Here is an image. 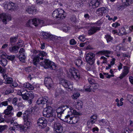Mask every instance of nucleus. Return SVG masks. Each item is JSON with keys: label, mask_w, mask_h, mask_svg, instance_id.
<instances>
[{"label": "nucleus", "mask_w": 133, "mask_h": 133, "mask_svg": "<svg viewBox=\"0 0 133 133\" xmlns=\"http://www.w3.org/2000/svg\"><path fill=\"white\" fill-rule=\"evenodd\" d=\"M48 121L52 122L53 121H56L54 123V127L55 133H61L63 130L62 126L59 121L57 120L54 115L52 114L48 117Z\"/></svg>", "instance_id": "1"}, {"label": "nucleus", "mask_w": 133, "mask_h": 133, "mask_svg": "<svg viewBox=\"0 0 133 133\" xmlns=\"http://www.w3.org/2000/svg\"><path fill=\"white\" fill-rule=\"evenodd\" d=\"M32 52L34 54H38L37 56H35L33 59V62L34 65L37 66L39 62V59L42 60L43 57L47 55L45 52L41 51H37L35 50H32Z\"/></svg>", "instance_id": "2"}, {"label": "nucleus", "mask_w": 133, "mask_h": 133, "mask_svg": "<svg viewBox=\"0 0 133 133\" xmlns=\"http://www.w3.org/2000/svg\"><path fill=\"white\" fill-rule=\"evenodd\" d=\"M52 15L54 18H59L61 19H63L66 17V13L62 9L58 8L53 11Z\"/></svg>", "instance_id": "3"}, {"label": "nucleus", "mask_w": 133, "mask_h": 133, "mask_svg": "<svg viewBox=\"0 0 133 133\" xmlns=\"http://www.w3.org/2000/svg\"><path fill=\"white\" fill-rule=\"evenodd\" d=\"M18 94L22 95V98L24 100H27L30 98H34V94L32 91H28L26 90H21L18 91Z\"/></svg>", "instance_id": "4"}, {"label": "nucleus", "mask_w": 133, "mask_h": 133, "mask_svg": "<svg viewBox=\"0 0 133 133\" xmlns=\"http://www.w3.org/2000/svg\"><path fill=\"white\" fill-rule=\"evenodd\" d=\"M40 64L45 68H49L51 70H55L56 67L54 63L48 59H45L44 61L41 62Z\"/></svg>", "instance_id": "5"}, {"label": "nucleus", "mask_w": 133, "mask_h": 133, "mask_svg": "<svg viewBox=\"0 0 133 133\" xmlns=\"http://www.w3.org/2000/svg\"><path fill=\"white\" fill-rule=\"evenodd\" d=\"M68 74L69 77H73L76 81H78L80 78L78 70L74 68H72L70 69Z\"/></svg>", "instance_id": "6"}, {"label": "nucleus", "mask_w": 133, "mask_h": 133, "mask_svg": "<svg viewBox=\"0 0 133 133\" xmlns=\"http://www.w3.org/2000/svg\"><path fill=\"white\" fill-rule=\"evenodd\" d=\"M30 22L32 23V24L36 26L38 25L41 26L43 25L44 22L43 20L34 18L29 20L26 24V26L27 27H31V24H30Z\"/></svg>", "instance_id": "7"}, {"label": "nucleus", "mask_w": 133, "mask_h": 133, "mask_svg": "<svg viewBox=\"0 0 133 133\" xmlns=\"http://www.w3.org/2000/svg\"><path fill=\"white\" fill-rule=\"evenodd\" d=\"M95 54L91 52L87 53L85 56L86 62L90 65H92L95 63Z\"/></svg>", "instance_id": "8"}, {"label": "nucleus", "mask_w": 133, "mask_h": 133, "mask_svg": "<svg viewBox=\"0 0 133 133\" xmlns=\"http://www.w3.org/2000/svg\"><path fill=\"white\" fill-rule=\"evenodd\" d=\"M2 20L4 24H6L7 22L11 20V16L6 13H3L0 14V19Z\"/></svg>", "instance_id": "9"}, {"label": "nucleus", "mask_w": 133, "mask_h": 133, "mask_svg": "<svg viewBox=\"0 0 133 133\" xmlns=\"http://www.w3.org/2000/svg\"><path fill=\"white\" fill-rule=\"evenodd\" d=\"M12 109L13 108L11 106L8 105L7 109L4 110V112L2 114H5L4 116L5 118L8 119V117H11L12 115H13L12 113L11 112Z\"/></svg>", "instance_id": "10"}, {"label": "nucleus", "mask_w": 133, "mask_h": 133, "mask_svg": "<svg viewBox=\"0 0 133 133\" xmlns=\"http://www.w3.org/2000/svg\"><path fill=\"white\" fill-rule=\"evenodd\" d=\"M60 84H61L62 86L64 88H68V90L70 91L72 89V85L71 84L69 81L65 79H63L61 80Z\"/></svg>", "instance_id": "11"}, {"label": "nucleus", "mask_w": 133, "mask_h": 133, "mask_svg": "<svg viewBox=\"0 0 133 133\" xmlns=\"http://www.w3.org/2000/svg\"><path fill=\"white\" fill-rule=\"evenodd\" d=\"M47 121L45 118L41 117L39 118L37 121L38 125L41 127V128H45L47 126Z\"/></svg>", "instance_id": "12"}, {"label": "nucleus", "mask_w": 133, "mask_h": 133, "mask_svg": "<svg viewBox=\"0 0 133 133\" xmlns=\"http://www.w3.org/2000/svg\"><path fill=\"white\" fill-rule=\"evenodd\" d=\"M44 84L49 89L53 86V82L52 79L49 77H46L45 78Z\"/></svg>", "instance_id": "13"}, {"label": "nucleus", "mask_w": 133, "mask_h": 133, "mask_svg": "<svg viewBox=\"0 0 133 133\" xmlns=\"http://www.w3.org/2000/svg\"><path fill=\"white\" fill-rule=\"evenodd\" d=\"M42 35L45 39H50L53 41L57 40L58 37L57 36L51 35L45 32H43Z\"/></svg>", "instance_id": "14"}, {"label": "nucleus", "mask_w": 133, "mask_h": 133, "mask_svg": "<svg viewBox=\"0 0 133 133\" xmlns=\"http://www.w3.org/2000/svg\"><path fill=\"white\" fill-rule=\"evenodd\" d=\"M52 109L50 106H48L44 109L43 111V115L46 117H48L50 115L53 114L52 113Z\"/></svg>", "instance_id": "15"}, {"label": "nucleus", "mask_w": 133, "mask_h": 133, "mask_svg": "<svg viewBox=\"0 0 133 133\" xmlns=\"http://www.w3.org/2000/svg\"><path fill=\"white\" fill-rule=\"evenodd\" d=\"M100 29L101 27H91L88 31V34L90 35H92L96 32L97 31L100 30Z\"/></svg>", "instance_id": "16"}, {"label": "nucleus", "mask_w": 133, "mask_h": 133, "mask_svg": "<svg viewBox=\"0 0 133 133\" xmlns=\"http://www.w3.org/2000/svg\"><path fill=\"white\" fill-rule=\"evenodd\" d=\"M48 99V98L47 96H44L39 98L37 101L36 103L38 104H46Z\"/></svg>", "instance_id": "17"}, {"label": "nucleus", "mask_w": 133, "mask_h": 133, "mask_svg": "<svg viewBox=\"0 0 133 133\" xmlns=\"http://www.w3.org/2000/svg\"><path fill=\"white\" fill-rule=\"evenodd\" d=\"M108 9L107 8H101L97 10L96 12L97 14L102 16L103 15V13H107L108 12Z\"/></svg>", "instance_id": "18"}, {"label": "nucleus", "mask_w": 133, "mask_h": 133, "mask_svg": "<svg viewBox=\"0 0 133 133\" xmlns=\"http://www.w3.org/2000/svg\"><path fill=\"white\" fill-rule=\"evenodd\" d=\"M7 73H4L2 74V76L4 79H5V83L6 84H11L13 82L12 78L9 77L7 75Z\"/></svg>", "instance_id": "19"}, {"label": "nucleus", "mask_w": 133, "mask_h": 133, "mask_svg": "<svg viewBox=\"0 0 133 133\" xmlns=\"http://www.w3.org/2000/svg\"><path fill=\"white\" fill-rule=\"evenodd\" d=\"M66 108L67 110H68L69 106L67 105H63L62 107H59L56 110V112L57 114L61 115L63 113V111L66 109Z\"/></svg>", "instance_id": "20"}, {"label": "nucleus", "mask_w": 133, "mask_h": 133, "mask_svg": "<svg viewBox=\"0 0 133 133\" xmlns=\"http://www.w3.org/2000/svg\"><path fill=\"white\" fill-rule=\"evenodd\" d=\"M124 69L122 73L120 75L119 78L122 79L123 77L126 76L129 73V71L128 67L126 66H124Z\"/></svg>", "instance_id": "21"}, {"label": "nucleus", "mask_w": 133, "mask_h": 133, "mask_svg": "<svg viewBox=\"0 0 133 133\" xmlns=\"http://www.w3.org/2000/svg\"><path fill=\"white\" fill-rule=\"evenodd\" d=\"M101 3L98 0H92L90 4V6H92L93 8L98 6Z\"/></svg>", "instance_id": "22"}, {"label": "nucleus", "mask_w": 133, "mask_h": 133, "mask_svg": "<svg viewBox=\"0 0 133 133\" xmlns=\"http://www.w3.org/2000/svg\"><path fill=\"white\" fill-rule=\"evenodd\" d=\"M35 8L31 7H29L26 10V12L29 14H35L36 12Z\"/></svg>", "instance_id": "23"}, {"label": "nucleus", "mask_w": 133, "mask_h": 133, "mask_svg": "<svg viewBox=\"0 0 133 133\" xmlns=\"http://www.w3.org/2000/svg\"><path fill=\"white\" fill-rule=\"evenodd\" d=\"M24 125H21L20 128L24 130H26L27 129L29 128L30 125V123L29 121H27L24 122Z\"/></svg>", "instance_id": "24"}, {"label": "nucleus", "mask_w": 133, "mask_h": 133, "mask_svg": "<svg viewBox=\"0 0 133 133\" xmlns=\"http://www.w3.org/2000/svg\"><path fill=\"white\" fill-rule=\"evenodd\" d=\"M19 48L18 46H14L12 47H10L9 50L10 52L16 53L18 52Z\"/></svg>", "instance_id": "25"}, {"label": "nucleus", "mask_w": 133, "mask_h": 133, "mask_svg": "<svg viewBox=\"0 0 133 133\" xmlns=\"http://www.w3.org/2000/svg\"><path fill=\"white\" fill-rule=\"evenodd\" d=\"M68 110H70V111H69V113H70L71 115L74 114V115H80V113L77 111L75 110H74L72 108L70 107H69Z\"/></svg>", "instance_id": "26"}, {"label": "nucleus", "mask_w": 133, "mask_h": 133, "mask_svg": "<svg viewBox=\"0 0 133 133\" xmlns=\"http://www.w3.org/2000/svg\"><path fill=\"white\" fill-rule=\"evenodd\" d=\"M24 87L28 88L29 90H33L34 89V87L28 82L25 83L23 84Z\"/></svg>", "instance_id": "27"}, {"label": "nucleus", "mask_w": 133, "mask_h": 133, "mask_svg": "<svg viewBox=\"0 0 133 133\" xmlns=\"http://www.w3.org/2000/svg\"><path fill=\"white\" fill-rule=\"evenodd\" d=\"M69 114H68L66 116H65V118L63 119L64 121L65 122H67L68 123H70V122H69V121L71 122V121L72 117L71 116L72 115L70 113H69Z\"/></svg>", "instance_id": "28"}, {"label": "nucleus", "mask_w": 133, "mask_h": 133, "mask_svg": "<svg viewBox=\"0 0 133 133\" xmlns=\"http://www.w3.org/2000/svg\"><path fill=\"white\" fill-rule=\"evenodd\" d=\"M84 89L87 92H90L92 91L94 92V90H92L91 85L89 84H87L85 85L84 87Z\"/></svg>", "instance_id": "29"}, {"label": "nucleus", "mask_w": 133, "mask_h": 133, "mask_svg": "<svg viewBox=\"0 0 133 133\" xmlns=\"http://www.w3.org/2000/svg\"><path fill=\"white\" fill-rule=\"evenodd\" d=\"M99 53L101 54L104 55L106 57H109L108 55L111 54L112 52V51L109 50H104L100 51L99 52Z\"/></svg>", "instance_id": "30"}, {"label": "nucleus", "mask_w": 133, "mask_h": 133, "mask_svg": "<svg viewBox=\"0 0 133 133\" xmlns=\"http://www.w3.org/2000/svg\"><path fill=\"white\" fill-rule=\"evenodd\" d=\"M74 62L77 66L79 67L82 65L83 62L81 59H79L75 60L74 61Z\"/></svg>", "instance_id": "31"}, {"label": "nucleus", "mask_w": 133, "mask_h": 133, "mask_svg": "<svg viewBox=\"0 0 133 133\" xmlns=\"http://www.w3.org/2000/svg\"><path fill=\"white\" fill-rule=\"evenodd\" d=\"M27 111H25V112L23 114V118L24 121V122H26L28 121V113Z\"/></svg>", "instance_id": "32"}, {"label": "nucleus", "mask_w": 133, "mask_h": 133, "mask_svg": "<svg viewBox=\"0 0 133 133\" xmlns=\"http://www.w3.org/2000/svg\"><path fill=\"white\" fill-rule=\"evenodd\" d=\"M83 102L82 101H79L77 102L76 104V107L78 110L81 109L83 106Z\"/></svg>", "instance_id": "33"}, {"label": "nucleus", "mask_w": 133, "mask_h": 133, "mask_svg": "<svg viewBox=\"0 0 133 133\" xmlns=\"http://www.w3.org/2000/svg\"><path fill=\"white\" fill-rule=\"evenodd\" d=\"M78 121V119L77 118L75 117H72L71 122L69 121L68 122H70V124H75L77 123V122Z\"/></svg>", "instance_id": "34"}, {"label": "nucleus", "mask_w": 133, "mask_h": 133, "mask_svg": "<svg viewBox=\"0 0 133 133\" xmlns=\"http://www.w3.org/2000/svg\"><path fill=\"white\" fill-rule=\"evenodd\" d=\"M19 60L21 62H24L25 61V59L26 58V56L25 55H19Z\"/></svg>", "instance_id": "35"}, {"label": "nucleus", "mask_w": 133, "mask_h": 133, "mask_svg": "<svg viewBox=\"0 0 133 133\" xmlns=\"http://www.w3.org/2000/svg\"><path fill=\"white\" fill-rule=\"evenodd\" d=\"M132 0H122V3L126 6L129 5V3L131 2Z\"/></svg>", "instance_id": "36"}, {"label": "nucleus", "mask_w": 133, "mask_h": 133, "mask_svg": "<svg viewBox=\"0 0 133 133\" xmlns=\"http://www.w3.org/2000/svg\"><path fill=\"white\" fill-rule=\"evenodd\" d=\"M98 121L100 125L101 126L105 125L107 123V121L103 119L99 120Z\"/></svg>", "instance_id": "37"}, {"label": "nucleus", "mask_w": 133, "mask_h": 133, "mask_svg": "<svg viewBox=\"0 0 133 133\" xmlns=\"http://www.w3.org/2000/svg\"><path fill=\"white\" fill-rule=\"evenodd\" d=\"M91 88H92V90H95L97 89L99 87L98 84L96 82L91 85Z\"/></svg>", "instance_id": "38"}, {"label": "nucleus", "mask_w": 133, "mask_h": 133, "mask_svg": "<svg viewBox=\"0 0 133 133\" xmlns=\"http://www.w3.org/2000/svg\"><path fill=\"white\" fill-rule=\"evenodd\" d=\"M11 11L17 9L18 7L16 4L11 2Z\"/></svg>", "instance_id": "39"}, {"label": "nucleus", "mask_w": 133, "mask_h": 133, "mask_svg": "<svg viewBox=\"0 0 133 133\" xmlns=\"http://www.w3.org/2000/svg\"><path fill=\"white\" fill-rule=\"evenodd\" d=\"M127 98L128 100L133 104V96L131 95H128L127 96Z\"/></svg>", "instance_id": "40"}, {"label": "nucleus", "mask_w": 133, "mask_h": 133, "mask_svg": "<svg viewBox=\"0 0 133 133\" xmlns=\"http://www.w3.org/2000/svg\"><path fill=\"white\" fill-rule=\"evenodd\" d=\"M127 98L128 100L133 104V96L131 95H128L127 96Z\"/></svg>", "instance_id": "41"}, {"label": "nucleus", "mask_w": 133, "mask_h": 133, "mask_svg": "<svg viewBox=\"0 0 133 133\" xmlns=\"http://www.w3.org/2000/svg\"><path fill=\"white\" fill-rule=\"evenodd\" d=\"M108 43L111 41L112 40V37L110 35H107L105 36Z\"/></svg>", "instance_id": "42"}, {"label": "nucleus", "mask_w": 133, "mask_h": 133, "mask_svg": "<svg viewBox=\"0 0 133 133\" xmlns=\"http://www.w3.org/2000/svg\"><path fill=\"white\" fill-rule=\"evenodd\" d=\"M17 39V37H11L10 38V42L11 44L16 42V39Z\"/></svg>", "instance_id": "43"}, {"label": "nucleus", "mask_w": 133, "mask_h": 133, "mask_svg": "<svg viewBox=\"0 0 133 133\" xmlns=\"http://www.w3.org/2000/svg\"><path fill=\"white\" fill-rule=\"evenodd\" d=\"M88 81L91 85L96 82L94 79L91 78H88Z\"/></svg>", "instance_id": "44"}, {"label": "nucleus", "mask_w": 133, "mask_h": 133, "mask_svg": "<svg viewBox=\"0 0 133 133\" xmlns=\"http://www.w3.org/2000/svg\"><path fill=\"white\" fill-rule=\"evenodd\" d=\"M6 56V55L4 52L2 51H0V57L2 58L5 57Z\"/></svg>", "instance_id": "45"}, {"label": "nucleus", "mask_w": 133, "mask_h": 133, "mask_svg": "<svg viewBox=\"0 0 133 133\" xmlns=\"http://www.w3.org/2000/svg\"><path fill=\"white\" fill-rule=\"evenodd\" d=\"M78 39H79L80 41H84L85 40V38L84 35L79 36L78 38Z\"/></svg>", "instance_id": "46"}, {"label": "nucleus", "mask_w": 133, "mask_h": 133, "mask_svg": "<svg viewBox=\"0 0 133 133\" xmlns=\"http://www.w3.org/2000/svg\"><path fill=\"white\" fill-rule=\"evenodd\" d=\"M25 50L23 48H21L19 51V55H25Z\"/></svg>", "instance_id": "47"}, {"label": "nucleus", "mask_w": 133, "mask_h": 133, "mask_svg": "<svg viewBox=\"0 0 133 133\" xmlns=\"http://www.w3.org/2000/svg\"><path fill=\"white\" fill-rule=\"evenodd\" d=\"M79 95L80 94L79 93H75L72 96V98L76 99L79 97Z\"/></svg>", "instance_id": "48"}, {"label": "nucleus", "mask_w": 133, "mask_h": 133, "mask_svg": "<svg viewBox=\"0 0 133 133\" xmlns=\"http://www.w3.org/2000/svg\"><path fill=\"white\" fill-rule=\"evenodd\" d=\"M123 4H124L123 3ZM124 5H118L117 6V9L118 10H122L123 9L125 6H126Z\"/></svg>", "instance_id": "49"}, {"label": "nucleus", "mask_w": 133, "mask_h": 133, "mask_svg": "<svg viewBox=\"0 0 133 133\" xmlns=\"http://www.w3.org/2000/svg\"><path fill=\"white\" fill-rule=\"evenodd\" d=\"M70 21L74 22H75L76 21V17L75 15L72 16L70 18Z\"/></svg>", "instance_id": "50"}, {"label": "nucleus", "mask_w": 133, "mask_h": 133, "mask_svg": "<svg viewBox=\"0 0 133 133\" xmlns=\"http://www.w3.org/2000/svg\"><path fill=\"white\" fill-rule=\"evenodd\" d=\"M96 121V120H94L91 118L88 121L87 124L88 125L91 123V124H92L95 122Z\"/></svg>", "instance_id": "51"}, {"label": "nucleus", "mask_w": 133, "mask_h": 133, "mask_svg": "<svg viewBox=\"0 0 133 133\" xmlns=\"http://www.w3.org/2000/svg\"><path fill=\"white\" fill-rule=\"evenodd\" d=\"M70 43L71 45H74L76 44V42L74 39H72L70 40Z\"/></svg>", "instance_id": "52"}, {"label": "nucleus", "mask_w": 133, "mask_h": 133, "mask_svg": "<svg viewBox=\"0 0 133 133\" xmlns=\"http://www.w3.org/2000/svg\"><path fill=\"white\" fill-rule=\"evenodd\" d=\"M13 126L14 128H16L18 127H20V128L21 125L18 124L17 123L14 122L13 124Z\"/></svg>", "instance_id": "53"}, {"label": "nucleus", "mask_w": 133, "mask_h": 133, "mask_svg": "<svg viewBox=\"0 0 133 133\" xmlns=\"http://www.w3.org/2000/svg\"><path fill=\"white\" fill-rule=\"evenodd\" d=\"M6 57L7 59L11 61L13 60L15 58V56H8L6 55Z\"/></svg>", "instance_id": "54"}, {"label": "nucleus", "mask_w": 133, "mask_h": 133, "mask_svg": "<svg viewBox=\"0 0 133 133\" xmlns=\"http://www.w3.org/2000/svg\"><path fill=\"white\" fill-rule=\"evenodd\" d=\"M120 25V24L117 22H116L115 23H113L112 25V26L115 27V28H117L118 26Z\"/></svg>", "instance_id": "55"}, {"label": "nucleus", "mask_w": 133, "mask_h": 133, "mask_svg": "<svg viewBox=\"0 0 133 133\" xmlns=\"http://www.w3.org/2000/svg\"><path fill=\"white\" fill-rule=\"evenodd\" d=\"M11 2H10L6 5V8L9 10L11 11Z\"/></svg>", "instance_id": "56"}, {"label": "nucleus", "mask_w": 133, "mask_h": 133, "mask_svg": "<svg viewBox=\"0 0 133 133\" xmlns=\"http://www.w3.org/2000/svg\"><path fill=\"white\" fill-rule=\"evenodd\" d=\"M99 130L98 128L97 127H95L93 128L92 129V130L93 132L97 133V132Z\"/></svg>", "instance_id": "57"}, {"label": "nucleus", "mask_w": 133, "mask_h": 133, "mask_svg": "<svg viewBox=\"0 0 133 133\" xmlns=\"http://www.w3.org/2000/svg\"><path fill=\"white\" fill-rule=\"evenodd\" d=\"M14 91V90L12 89H8V90H6L5 92V94H9L10 93L13 92Z\"/></svg>", "instance_id": "58"}, {"label": "nucleus", "mask_w": 133, "mask_h": 133, "mask_svg": "<svg viewBox=\"0 0 133 133\" xmlns=\"http://www.w3.org/2000/svg\"><path fill=\"white\" fill-rule=\"evenodd\" d=\"M17 101V98H14L12 100V103L14 105H16Z\"/></svg>", "instance_id": "59"}, {"label": "nucleus", "mask_w": 133, "mask_h": 133, "mask_svg": "<svg viewBox=\"0 0 133 133\" xmlns=\"http://www.w3.org/2000/svg\"><path fill=\"white\" fill-rule=\"evenodd\" d=\"M5 128V126L0 125V132L3 131Z\"/></svg>", "instance_id": "60"}, {"label": "nucleus", "mask_w": 133, "mask_h": 133, "mask_svg": "<svg viewBox=\"0 0 133 133\" xmlns=\"http://www.w3.org/2000/svg\"><path fill=\"white\" fill-rule=\"evenodd\" d=\"M0 72L2 74H2L4 73H6L4 72V70L2 67L0 66Z\"/></svg>", "instance_id": "61"}, {"label": "nucleus", "mask_w": 133, "mask_h": 133, "mask_svg": "<svg viewBox=\"0 0 133 133\" xmlns=\"http://www.w3.org/2000/svg\"><path fill=\"white\" fill-rule=\"evenodd\" d=\"M2 103V106H6L8 105V102L7 101H5L3 102H1Z\"/></svg>", "instance_id": "62"}, {"label": "nucleus", "mask_w": 133, "mask_h": 133, "mask_svg": "<svg viewBox=\"0 0 133 133\" xmlns=\"http://www.w3.org/2000/svg\"><path fill=\"white\" fill-rule=\"evenodd\" d=\"M33 98H29L28 100V103L29 104H31L32 102V99Z\"/></svg>", "instance_id": "63"}, {"label": "nucleus", "mask_w": 133, "mask_h": 133, "mask_svg": "<svg viewBox=\"0 0 133 133\" xmlns=\"http://www.w3.org/2000/svg\"><path fill=\"white\" fill-rule=\"evenodd\" d=\"M129 80L131 84H133V77L132 76L130 77Z\"/></svg>", "instance_id": "64"}]
</instances>
